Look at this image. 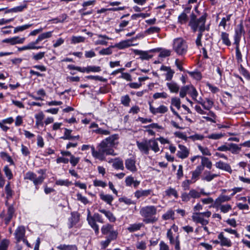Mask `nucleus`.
I'll return each mask as SVG.
<instances>
[{
	"label": "nucleus",
	"mask_w": 250,
	"mask_h": 250,
	"mask_svg": "<svg viewBox=\"0 0 250 250\" xmlns=\"http://www.w3.org/2000/svg\"><path fill=\"white\" fill-rule=\"evenodd\" d=\"M134 181V178L131 176H127L125 178V185L127 187H130L133 185Z\"/></svg>",
	"instance_id": "obj_64"
},
{
	"label": "nucleus",
	"mask_w": 250,
	"mask_h": 250,
	"mask_svg": "<svg viewBox=\"0 0 250 250\" xmlns=\"http://www.w3.org/2000/svg\"><path fill=\"white\" fill-rule=\"evenodd\" d=\"M178 19L181 23H185L188 20V16L186 13L183 12L178 16Z\"/></svg>",
	"instance_id": "obj_59"
},
{
	"label": "nucleus",
	"mask_w": 250,
	"mask_h": 250,
	"mask_svg": "<svg viewBox=\"0 0 250 250\" xmlns=\"http://www.w3.org/2000/svg\"><path fill=\"white\" fill-rule=\"evenodd\" d=\"M221 39L223 41V43L227 46H229L231 42L229 39V34L226 32H222L221 33Z\"/></svg>",
	"instance_id": "obj_42"
},
{
	"label": "nucleus",
	"mask_w": 250,
	"mask_h": 250,
	"mask_svg": "<svg viewBox=\"0 0 250 250\" xmlns=\"http://www.w3.org/2000/svg\"><path fill=\"white\" fill-rule=\"evenodd\" d=\"M35 118L36 119V125L37 126H43V120L44 118V115L42 111L39 112L35 114Z\"/></svg>",
	"instance_id": "obj_27"
},
{
	"label": "nucleus",
	"mask_w": 250,
	"mask_h": 250,
	"mask_svg": "<svg viewBox=\"0 0 250 250\" xmlns=\"http://www.w3.org/2000/svg\"><path fill=\"white\" fill-rule=\"evenodd\" d=\"M107 235L106 238L111 241L116 239L118 235V232L117 231L113 230L109 232Z\"/></svg>",
	"instance_id": "obj_56"
},
{
	"label": "nucleus",
	"mask_w": 250,
	"mask_h": 250,
	"mask_svg": "<svg viewBox=\"0 0 250 250\" xmlns=\"http://www.w3.org/2000/svg\"><path fill=\"white\" fill-rule=\"evenodd\" d=\"M134 44L132 43L131 40H126L120 42L119 43L115 44L114 48H117L119 49H123L124 48L131 46Z\"/></svg>",
	"instance_id": "obj_14"
},
{
	"label": "nucleus",
	"mask_w": 250,
	"mask_h": 250,
	"mask_svg": "<svg viewBox=\"0 0 250 250\" xmlns=\"http://www.w3.org/2000/svg\"><path fill=\"white\" fill-rule=\"evenodd\" d=\"M171 55V51L168 49H162L159 54V57L165 58Z\"/></svg>",
	"instance_id": "obj_58"
},
{
	"label": "nucleus",
	"mask_w": 250,
	"mask_h": 250,
	"mask_svg": "<svg viewBox=\"0 0 250 250\" xmlns=\"http://www.w3.org/2000/svg\"><path fill=\"white\" fill-rule=\"evenodd\" d=\"M130 102L131 99L128 95H125L121 97V103L125 106H129Z\"/></svg>",
	"instance_id": "obj_36"
},
{
	"label": "nucleus",
	"mask_w": 250,
	"mask_h": 250,
	"mask_svg": "<svg viewBox=\"0 0 250 250\" xmlns=\"http://www.w3.org/2000/svg\"><path fill=\"white\" fill-rule=\"evenodd\" d=\"M25 38H20L18 36L14 37L12 38H7L4 39L2 41L3 43H9L11 45H14L17 44H22L25 41Z\"/></svg>",
	"instance_id": "obj_8"
},
{
	"label": "nucleus",
	"mask_w": 250,
	"mask_h": 250,
	"mask_svg": "<svg viewBox=\"0 0 250 250\" xmlns=\"http://www.w3.org/2000/svg\"><path fill=\"white\" fill-rule=\"evenodd\" d=\"M45 52H40L36 54H34L32 56V59L36 61L42 60L45 56Z\"/></svg>",
	"instance_id": "obj_55"
},
{
	"label": "nucleus",
	"mask_w": 250,
	"mask_h": 250,
	"mask_svg": "<svg viewBox=\"0 0 250 250\" xmlns=\"http://www.w3.org/2000/svg\"><path fill=\"white\" fill-rule=\"evenodd\" d=\"M224 136V134H222V133H212L211 134L208 136H207V138L210 139H213V140H218L222 138Z\"/></svg>",
	"instance_id": "obj_54"
},
{
	"label": "nucleus",
	"mask_w": 250,
	"mask_h": 250,
	"mask_svg": "<svg viewBox=\"0 0 250 250\" xmlns=\"http://www.w3.org/2000/svg\"><path fill=\"white\" fill-rule=\"evenodd\" d=\"M10 241L6 239H3L0 243V250H7L9 245Z\"/></svg>",
	"instance_id": "obj_47"
},
{
	"label": "nucleus",
	"mask_w": 250,
	"mask_h": 250,
	"mask_svg": "<svg viewBox=\"0 0 250 250\" xmlns=\"http://www.w3.org/2000/svg\"><path fill=\"white\" fill-rule=\"evenodd\" d=\"M221 211L224 213H227L231 209V207L229 204H225L219 206Z\"/></svg>",
	"instance_id": "obj_62"
},
{
	"label": "nucleus",
	"mask_w": 250,
	"mask_h": 250,
	"mask_svg": "<svg viewBox=\"0 0 250 250\" xmlns=\"http://www.w3.org/2000/svg\"><path fill=\"white\" fill-rule=\"evenodd\" d=\"M99 196L101 200L110 205H111L114 199L111 195L105 194L103 192L100 193Z\"/></svg>",
	"instance_id": "obj_28"
},
{
	"label": "nucleus",
	"mask_w": 250,
	"mask_h": 250,
	"mask_svg": "<svg viewBox=\"0 0 250 250\" xmlns=\"http://www.w3.org/2000/svg\"><path fill=\"white\" fill-rule=\"evenodd\" d=\"M168 97V95L165 92H157L153 95V98L155 100L158 99H167Z\"/></svg>",
	"instance_id": "obj_41"
},
{
	"label": "nucleus",
	"mask_w": 250,
	"mask_h": 250,
	"mask_svg": "<svg viewBox=\"0 0 250 250\" xmlns=\"http://www.w3.org/2000/svg\"><path fill=\"white\" fill-rule=\"evenodd\" d=\"M134 53L136 55H140L142 60H148L152 57V56L149 55L147 51L135 50Z\"/></svg>",
	"instance_id": "obj_32"
},
{
	"label": "nucleus",
	"mask_w": 250,
	"mask_h": 250,
	"mask_svg": "<svg viewBox=\"0 0 250 250\" xmlns=\"http://www.w3.org/2000/svg\"><path fill=\"white\" fill-rule=\"evenodd\" d=\"M152 192L151 189L147 190H138L134 193L135 196L139 199L142 197H147Z\"/></svg>",
	"instance_id": "obj_26"
},
{
	"label": "nucleus",
	"mask_w": 250,
	"mask_h": 250,
	"mask_svg": "<svg viewBox=\"0 0 250 250\" xmlns=\"http://www.w3.org/2000/svg\"><path fill=\"white\" fill-rule=\"evenodd\" d=\"M60 250H77V248L75 245L61 244L57 247Z\"/></svg>",
	"instance_id": "obj_34"
},
{
	"label": "nucleus",
	"mask_w": 250,
	"mask_h": 250,
	"mask_svg": "<svg viewBox=\"0 0 250 250\" xmlns=\"http://www.w3.org/2000/svg\"><path fill=\"white\" fill-rule=\"evenodd\" d=\"M178 147L180 150L177 151V156L182 159L187 158L189 154V151L187 147L182 145H179Z\"/></svg>",
	"instance_id": "obj_12"
},
{
	"label": "nucleus",
	"mask_w": 250,
	"mask_h": 250,
	"mask_svg": "<svg viewBox=\"0 0 250 250\" xmlns=\"http://www.w3.org/2000/svg\"><path fill=\"white\" fill-rule=\"evenodd\" d=\"M53 31H48L40 34L37 38V41L40 42L43 40L50 38L52 36Z\"/></svg>",
	"instance_id": "obj_35"
},
{
	"label": "nucleus",
	"mask_w": 250,
	"mask_h": 250,
	"mask_svg": "<svg viewBox=\"0 0 250 250\" xmlns=\"http://www.w3.org/2000/svg\"><path fill=\"white\" fill-rule=\"evenodd\" d=\"M200 158H201V165L197 167H202V171L204 170L205 167H206L208 169H211L212 166V163L209 159L207 157L203 156H201Z\"/></svg>",
	"instance_id": "obj_21"
},
{
	"label": "nucleus",
	"mask_w": 250,
	"mask_h": 250,
	"mask_svg": "<svg viewBox=\"0 0 250 250\" xmlns=\"http://www.w3.org/2000/svg\"><path fill=\"white\" fill-rule=\"evenodd\" d=\"M25 229L23 226H20L16 229L15 235L17 243H19L21 241L25 239Z\"/></svg>",
	"instance_id": "obj_11"
},
{
	"label": "nucleus",
	"mask_w": 250,
	"mask_h": 250,
	"mask_svg": "<svg viewBox=\"0 0 250 250\" xmlns=\"http://www.w3.org/2000/svg\"><path fill=\"white\" fill-rule=\"evenodd\" d=\"M113 230L112 226L109 224L103 226L101 229L102 233L106 235Z\"/></svg>",
	"instance_id": "obj_40"
},
{
	"label": "nucleus",
	"mask_w": 250,
	"mask_h": 250,
	"mask_svg": "<svg viewBox=\"0 0 250 250\" xmlns=\"http://www.w3.org/2000/svg\"><path fill=\"white\" fill-rule=\"evenodd\" d=\"M125 168L132 172H135L137 171L136 166V161L134 159L130 158L125 160Z\"/></svg>",
	"instance_id": "obj_9"
},
{
	"label": "nucleus",
	"mask_w": 250,
	"mask_h": 250,
	"mask_svg": "<svg viewBox=\"0 0 250 250\" xmlns=\"http://www.w3.org/2000/svg\"><path fill=\"white\" fill-rule=\"evenodd\" d=\"M142 226L143 224L141 223L131 224L129 225V226L127 228V229L129 232H134L138 230H139L142 227Z\"/></svg>",
	"instance_id": "obj_39"
},
{
	"label": "nucleus",
	"mask_w": 250,
	"mask_h": 250,
	"mask_svg": "<svg viewBox=\"0 0 250 250\" xmlns=\"http://www.w3.org/2000/svg\"><path fill=\"white\" fill-rule=\"evenodd\" d=\"M171 104L175 106L178 109L181 107L180 99L177 97H173L171 101Z\"/></svg>",
	"instance_id": "obj_48"
},
{
	"label": "nucleus",
	"mask_w": 250,
	"mask_h": 250,
	"mask_svg": "<svg viewBox=\"0 0 250 250\" xmlns=\"http://www.w3.org/2000/svg\"><path fill=\"white\" fill-rule=\"evenodd\" d=\"M89 225L93 229L96 234L99 233V227L97 224L96 221L100 223H103L101 220H87Z\"/></svg>",
	"instance_id": "obj_33"
},
{
	"label": "nucleus",
	"mask_w": 250,
	"mask_h": 250,
	"mask_svg": "<svg viewBox=\"0 0 250 250\" xmlns=\"http://www.w3.org/2000/svg\"><path fill=\"white\" fill-rule=\"evenodd\" d=\"M231 200V197L224 194H220L214 201V205L218 208L223 203L229 201Z\"/></svg>",
	"instance_id": "obj_15"
},
{
	"label": "nucleus",
	"mask_w": 250,
	"mask_h": 250,
	"mask_svg": "<svg viewBox=\"0 0 250 250\" xmlns=\"http://www.w3.org/2000/svg\"><path fill=\"white\" fill-rule=\"evenodd\" d=\"M196 214L198 215V219H203L204 218H208L211 215V212L210 211H206L201 213H197Z\"/></svg>",
	"instance_id": "obj_63"
},
{
	"label": "nucleus",
	"mask_w": 250,
	"mask_h": 250,
	"mask_svg": "<svg viewBox=\"0 0 250 250\" xmlns=\"http://www.w3.org/2000/svg\"><path fill=\"white\" fill-rule=\"evenodd\" d=\"M150 112L154 114H164L168 111V108L164 105H160L159 107L155 108L150 103L149 104Z\"/></svg>",
	"instance_id": "obj_7"
},
{
	"label": "nucleus",
	"mask_w": 250,
	"mask_h": 250,
	"mask_svg": "<svg viewBox=\"0 0 250 250\" xmlns=\"http://www.w3.org/2000/svg\"><path fill=\"white\" fill-rule=\"evenodd\" d=\"M231 16L232 14H229L226 17L223 18L219 23V26H223L224 29H225L226 26V22L230 21Z\"/></svg>",
	"instance_id": "obj_50"
},
{
	"label": "nucleus",
	"mask_w": 250,
	"mask_h": 250,
	"mask_svg": "<svg viewBox=\"0 0 250 250\" xmlns=\"http://www.w3.org/2000/svg\"><path fill=\"white\" fill-rule=\"evenodd\" d=\"M114 48L113 45H110L109 47L103 48L99 52V53L100 55H109L112 53V49Z\"/></svg>",
	"instance_id": "obj_37"
},
{
	"label": "nucleus",
	"mask_w": 250,
	"mask_h": 250,
	"mask_svg": "<svg viewBox=\"0 0 250 250\" xmlns=\"http://www.w3.org/2000/svg\"><path fill=\"white\" fill-rule=\"evenodd\" d=\"M188 94L191 97L192 99L197 102V97L198 95V93L195 88L192 85H188Z\"/></svg>",
	"instance_id": "obj_30"
},
{
	"label": "nucleus",
	"mask_w": 250,
	"mask_h": 250,
	"mask_svg": "<svg viewBox=\"0 0 250 250\" xmlns=\"http://www.w3.org/2000/svg\"><path fill=\"white\" fill-rule=\"evenodd\" d=\"M80 157H76L73 155L71 156L69 161L73 167H75L79 162Z\"/></svg>",
	"instance_id": "obj_61"
},
{
	"label": "nucleus",
	"mask_w": 250,
	"mask_h": 250,
	"mask_svg": "<svg viewBox=\"0 0 250 250\" xmlns=\"http://www.w3.org/2000/svg\"><path fill=\"white\" fill-rule=\"evenodd\" d=\"M218 239L220 240V245L222 247H230L232 245L231 240L225 236L224 233L221 232L218 235Z\"/></svg>",
	"instance_id": "obj_10"
},
{
	"label": "nucleus",
	"mask_w": 250,
	"mask_h": 250,
	"mask_svg": "<svg viewBox=\"0 0 250 250\" xmlns=\"http://www.w3.org/2000/svg\"><path fill=\"white\" fill-rule=\"evenodd\" d=\"M220 176L219 174L212 173L211 171L205 170L202 177V180L209 182L215 178Z\"/></svg>",
	"instance_id": "obj_16"
},
{
	"label": "nucleus",
	"mask_w": 250,
	"mask_h": 250,
	"mask_svg": "<svg viewBox=\"0 0 250 250\" xmlns=\"http://www.w3.org/2000/svg\"><path fill=\"white\" fill-rule=\"evenodd\" d=\"M197 102L201 104L203 108L207 110H209L212 107L214 104L213 102L208 98L206 99V102L197 101Z\"/></svg>",
	"instance_id": "obj_22"
},
{
	"label": "nucleus",
	"mask_w": 250,
	"mask_h": 250,
	"mask_svg": "<svg viewBox=\"0 0 250 250\" xmlns=\"http://www.w3.org/2000/svg\"><path fill=\"white\" fill-rule=\"evenodd\" d=\"M166 85L171 93H177L180 90L179 85L174 81L167 83Z\"/></svg>",
	"instance_id": "obj_19"
},
{
	"label": "nucleus",
	"mask_w": 250,
	"mask_h": 250,
	"mask_svg": "<svg viewBox=\"0 0 250 250\" xmlns=\"http://www.w3.org/2000/svg\"><path fill=\"white\" fill-rule=\"evenodd\" d=\"M83 71L84 72L87 73L89 72H99L101 71V68L98 66L90 65L86 67H83Z\"/></svg>",
	"instance_id": "obj_31"
},
{
	"label": "nucleus",
	"mask_w": 250,
	"mask_h": 250,
	"mask_svg": "<svg viewBox=\"0 0 250 250\" xmlns=\"http://www.w3.org/2000/svg\"><path fill=\"white\" fill-rule=\"evenodd\" d=\"M238 29L235 30L234 36V42L238 44L240 42L243 31V27L241 24L239 25Z\"/></svg>",
	"instance_id": "obj_25"
},
{
	"label": "nucleus",
	"mask_w": 250,
	"mask_h": 250,
	"mask_svg": "<svg viewBox=\"0 0 250 250\" xmlns=\"http://www.w3.org/2000/svg\"><path fill=\"white\" fill-rule=\"evenodd\" d=\"M166 193L167 195H168V196L173 195L175 198H177L178 196L176 190L175 189L172 188H169L167 189L166 191Z\"/></svg>",
	"instance_id": "obj_60"
},
{
	"label": "nucleus",
	"mask_w": 250,
	"mask_h": 250,
	"mask_svg": "<svg viewBox=\"0 0 250 250\" xmlns=\"http://www.w3.org/2000/svg\"><path fill=\"white\" fill-rule=\"evenodd\" d=\"M206 17V14H204L200 18L196 19V16L194 14H192L191 15L190 21L189 23V26L194 32L197 30L199 31L196 40V44L198 47L202 45L201 39L203 36L202 33L205 30V23Z\"/></svg>",
	"instance_id": "obj_2"
},
{
	"label": "nucleus",
	"mask_w": 250,
	"mask_h": 250,
	"mask_svg": "<svg viewBox=\"0 0 250 250\" xmlns=\"http://www.w3.org/2000/svg\"><path fill=\"white\" fill-rule=\"evenodd\" d=\"M85 41V38L82 36H72L71 43L76 44L80 42H83Z\"/></svg>",
	"instance_id": "obj_43"
},
{
	"label": "nucleus",
	"mask_w": 250,
	"mask_h": 250,
	"mask_svg": "<svg viewBox=\"0 0 250 250\" xmlns=\"http://www.w3.org/2000/svg\"><path fill=\"white\" fill-rule=\"evenodd\" d=\"M241 146L234 143L229 144V151L232 154H237L241 151Z\"/></svg>",
	"instance_id": "obj_29"
},
{
	"label": "nucleus",
	"mask_w": 250,
	"mask_h": 250,
	"mask_svg": "<svg viewBox=\"0 0 250 250\" xmlns=\"http://www.w3.org/2000/svg\"><path fill=\"white\" fill-rule=\"evenodd\" d=\"M199 150L202 152L204 155L210 156L211 155L209 150L207 147H204L201 145L198 146Z\"/></svg>",
	"instance_id": "obj_53"
},
{
	"label": "nucleus",
	"mask_w": 250,
	"mask_h": 250,
	"mask_svg": "<svg viewBox=\"0 0 250 250\" xmlns=\"http://www.w3.org/2000/svg\"><path fill=\"white\" fill-rule=\"evenodd\" d=\"M202 172V167H197L196 169L194 171H192V176L190 180L193 183H195L199 179V176L200 175Z\"/></svg>",
	"instance_id": "obj_24"
},
{
	"label": "nucleus",
	"mask_w": 250,
	"mask_h": 250,
	"mask_svg": "<svg viewBox=\"0 0 250 250\" xmlns=\"http://www.w3.org/2000/svg\"><path fill=\"white\" fill-rule=\"evenodd\" d=\"M160 31V28L157 26H152L146 30L145 33L147 34H152L154 33H159Z\"/></svg>",
	"instance_id": "obj_44"
},
{
	"label": "nucleus",
	"mask_w": 250,
	"mask_h": 250,
	"mask_svg": "<svg viewBox=\"0 0 250 250\" xmlns=\"http://www.w3.org/2000/svg\"><path fill=\"white\" fill-rule=\"evenodd\" d=\"M97 37L99 38V40L95 42V45H106L108 42L106 40H111V39L105 35L97 34Z\"/></svg>",
	"instance_id": "obj_18"
},
{
	"label": "nucleus",
	"mask_w": 250,
	"mask_h": 250,
	"mask_svg": "<svg viewBox=\"0 0 250 250\" xmlns=\"http://www.w3.org/2000/svg\"><path fill=\"white\" fill-rule=\"evenodd\" d=\"M188 85L182 87L180 90V96L181 98H184L188 92Z\"/></svg>",
	"instance_id": "obj_57"
},
{
	"label": "nucleus",
	"mask_w": 250,
	"mask_h": 250,
	"mask_svg": "<svg viewBox=\"0 0 250 250\" xmlns=\"http://www.w3.org/2000/svg\"><path fill=\"white\" fill-rule=\"evenodd\" d=\"M149 149L150 148L154 152L157 153L160 151V148L158 146L157 139H150L148 140Z\"/></svg>",
	"instance_id": "obj_23"
},
{
	"label": "nucleus",
	"mask_w": 250,
	"mask_h": 250,
	"mask_svg": "<svg viewBox=\"0 0 250 250\" xmlns=\"http://www.w3.org/2000/svg\"><path fill=\"white\" fill-rule=\"evenodd\" d=\"M157 211L156 208L153 206H146L142 208L140 213L143 217H150L156 214Z\"/></svg>",
	"instance_id": "obj_5"
},
{
	"label": "nucleus",
	"mask_w": 250,
	"mask_h": 250,
	"mask_svg": "<svg viewBox=\"0 0 250 250\" xmlns=\"http://www.w3.org/2000/svg\"><path fill=\"white\" fill-rule=\"evenodd\" d=\"M112 166L116 170H123L125 169L123 160L119 157L114 158V163Z\"/></svg>",
	"instance_id": "obj_20"
},
{
	"label": "nucleus",
	"mask_w": 250,
	"mask_h": 250,
	"mask_svg": "<svg viewBox=\"0 0 250 250\" xmlns=\"http://www.w3.org/2000/svg\"><path fill=\"white\" fill-rule=\"evenodd\" d=\"M3 171L5 176L7 177L9 180L13 178V174L11 170L9 168L8 166H5L3 168Z\"/></svg>",
	"instance_id": "obj_49"
},
{
	"label": "nucleus",
	"mask_w": 250,
	"mask_h": 250,
	"mask_svg": "<svg viewBox=\"0 0 250 250\" xmlns=\"http://www.w3.org/2000/svg\"><path fill=\"white\" fill-rule=\"evenodd\" d=\"M32 24H25L21 26H17L15 28L14 30V33H16L22 31L25 29H27L29 28L30 27H31Z\"/></svg>",
	"instance_id": "obj_46"
},
{
	"label": "nucleus",
	"mask_w": 250,
	"mask_h": 250,
	"mask_svg": "<svg viewBox=\"0 0 250 250\" xmlns=\"http://www.w3.org/2000/svg\"><path fill=\"white\" fill-rule=\"evenodd\" d=\"M136 247L139 250H145L146 249V243L144 241H137Z\"/></svg>",
	"instance_id": "obj_51"
},
{
	"label": "nucleus",
	"mask_w": 250,
	"mask_h": 250,
	"mask_svg": "<svg viewBox=\"0 0 250 250\" xmlns=\"http://www.w3.org/2000/svg\"><path fill=\"white\" fill-rule=\"evenodd\" d=\"M24 179L32 181L34 185L36 186V189H38V188L37 186L41 185L43 183L45 179V176H39L37 177L36 174L35 173L31 171H28L25 174Z\"/></svg>",
	"instance_id": "obj_4"
},
{
	"label": "nucleus",
	"mask_w": 250,
	"mask_h": 250,
	"mask_svg": "<svg viewBox=\"0 0 250 250\" xmlns=\"http://www.w3.org/2000/svg\"><path fill=\"white\" fill-rule=\"evenodd\" d=\"M215 166L217 168L226 171L229 173L232 172V169L230 165L222 161H219L216 162Z\"/></svg>",
	"instance_id": "obj_13"
},
{
	"label": "nucleus",
	"mask_w": 250,
	"mask_h": 250,
	"mask_svg": "<svg viewBox=\"0 0 250 250\" xmlns=\"http://www.w3.org/2000/svg\"><path fill=\"white\" fill-rule=\"evenodd\" d=\"M72 130L67 128H64V132L63 136L61 137L63 140H79L80 138L79 135L72 136L71 135Z\"/></svg>",
	"instance_id": "obj_17"
},
{
	"label": "nucleus",
	"mask_w": 250,
	"mask_h": 250,
	"mask_svg": "<svg viewBox=\"0 0 250 250\" xmlns=\"http://www.w3.org/2000/svg\"><path fill=\"white\" fill-rule=\"evenodd\" d=\"M172 49L179 56L185 55L188 50V44L182 38L174 39L172 43Z\"/></svg>",
	"instance_id": "obj_3"
},
{
	"label": "nucleus",
	"mask_w": 250,
	"mask_h": 250,
	"mask_svg": "<svg viewBox=\"0 0 250 250\" xmlns=\"http://www.w3.org/2000/svg\"><path fill=\"white\" fill-rule=\"evenodd\" d=\"M118 135L114 134L103 140L98 145L97 150H95L93 146H90L87 145H83L82 150L83 151L88 150L90 147L93 157L100 161H104L106 155H117V153L115 152L113 148L115 147L118 144Z\"/></svg>",
	"instance_id": "obj_1"
},
{
	"label": "nucleus",
	"mask_w": 250,
	"mask_h": 250,
	"mask_svg": "<svg viewBox=\"0 0 250 250\" xmlns=\"http://www.w3.org/2000/svg\"><path fill=\"white\" fill-rule=\"evenodd\" d=\"M76 196L77 200L80 201L84 205H86L89 203L87 198L85 196H83L80 193H77Z\"/></svg>",
	"instance_id": "obj_45"
},
{
	"label": "nucleus",
	"mask_w": 250,
	"mask_h": 250,
	"mask_svg": "<svg viewBox=\"0 0 250 250\" xmlns=\"http://www.w3.org/2000/svg\"><path fill=\"white\" fill-rule=\"evenodd\" d=\"M0 157L4 160L7 161L10 165H14V163L11 156L6 152H1L0 154Z\"/></svg>",
	"instance_id": "obj_38"
},
{
	"label": "nucleus",
	"mask_w": 250,
	"mask_h": 250,
	"mask_svg": "<svg viewBox=\"0 0 250 250\" xmlns=\"http://www.w3.org/2000/svg\"><path fill=\"white\" fill-rule=\"evenodd\" d=\"M136 145L140 151L145 154H149V146L148 140L144 139L142 141H137Z\"/></svg>",
	"instance_id": "obj_6"
},
{
	"label": "nucleus",
	"mask_w": 250,
	"mask_h": 250,
	"mask_svg": "<svg viewBox=\"0 0 250 250\" xmlns=\"http://www.w3.org/2000/svg\"><path fill=\"white\" fill-rule=\"evenodd\" d=\"M71 182H69L68 180H62L59 179L57 180L55 182V184L59 186H64L66 187H68L70 184Z\"/></svg>",
	"instance_id": "obj_52"
}]
</instances>
